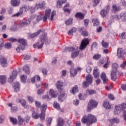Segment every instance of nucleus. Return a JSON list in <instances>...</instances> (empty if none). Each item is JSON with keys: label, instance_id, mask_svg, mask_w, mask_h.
<instances>
[{"label": "nucleus", "instance_id": "nucleus-1", "mask_svg": "<svg viewBox=\"0 0 126 126\" xmlns=\"http://www.w3.org/2000/svg\"><path fill=\"white\" fill-rule=\"evenodd\" d=\"M81 122L83 124H87V126H90L94 123L97 122V118L93 114H89L83 117Z\"/></svg>", "mask_w": 126, "mask_h": 126}, {"label": "nucleus", "instance_id": "nucleus-2", "mask_svg": "<svg viewBox=\"0 0 126 126\" xmlns=\"http://www.w3.org/2000/svg\"><path fill=\"white\" fill-rule=\"evenodd\" d=\"M48 106L46 104H43L41 107V112L40 114H38V112L36 111H33L32 113V117L35 120H37L40 118L41 121H44L45 120V113H46V110H47Z\"/></svg>", "mask_w": 126, "mask_h": 126}, {"label": "nucleus", "instance_id": "nucleus-3", "mask_svg": "<svg viewBox=\"0 0 126 126\" xmlns=\"http://www.w3.org/2000/svg\"><path fill=\"white\" fill-rule=\"evenodd\" d=\"M17 41L20 44L16 49L17 53H19L20 50H24L25 49V47L27 46V41L23 38L18 39Z\"/></svg>", "mask_w": 126, "mask_h": 126}, {"label": "nucleus", "instance_id": "nucleus-4", "mask_svg": "<svg viewBox=\"0 0 126 126\" xmlns=\"http://www.w3.org/2000/svg\"><path fill=\"white\" fill-rule=\"evenodd\" d=\"M46 36H47V35L45 33H43L40 37V41L34 44L33 45V47H37L38 49H42L43 45H44V42H45L46 40Z\"/></svg>", "mask_w": 126, "mask_h": 126}, {"label": "nucleus", "instance_id": "nucleus-5", "mask_svg": "<svg viewBox=\"0 0 126 126\" xmlns=\"http://www.w3.org/2000/svg\"><path fill=\"white\" fill-rule=\"evenodd\" d=\"M98 105V102L94 99H90L87 107V112H91V110H93L94 108H96Z\"/></svg>", "mask_w": 126, "mask_h": 126}, {"label": "nucleus", "instance_id": "nucleus-6", "mask_svg": "<svg viewBox=\"0 0 126 126\" xmlns=\"http://www.w3.org/2000/svg\"><path fill=\"white\" fill-rule=\"evenodd\" d=\"M126 108V104L123 103L119 104L115 107L116 110L114 111V115H120L122 110H125Z\"/></svg>", "mask_w": 126, "mask_h": 126}, {"label": "nucleus", "instance_id": "nucleus-7", "mask_svg": "<svg viewBox=\"0 0 126 126\" xmlns=\"http://www.w3.org/2000/svg\"><path fill=\"white\" fill-rule=\"evenodd\" d=\"M31 23V18H30L28 19H24L19 22V26L21 28L24 27V26H27V25H29Z\"/></svg>", "mask_w": 126, "mask_h": 126}, {"label": "nucleus", "instance_id": "nucleus-8", "mask_svg": "<svg viewBox=\"0 0 126 126\" xmlns=\"http://www.w3.org/2000/svg\"><path fill=\"white\" fill-rule=\"evenodd\" d=\"M126 51L122 48H119L117 50V56L121 59H125Z\"/></svg>", "mask_w": 126, "mask_h": 126}, {"label": "nucleus", "instance_id": "nucleus-9", "mask_svg": "<svg viewBox=\"0 0 126 126\" xmlns=\"http://www.w3.org/2000/svg\"><path fill=\"white\" fill-rule=\"evenodd\" d=\"M89 44V40L88 38H84L81 42L80 49V50H84L86 47H87V45Z\"/></svg>", "mask_w": 126, "mask_h": 126}, {"label": "nucleus", "instance_id": "nucleus-10", "mask_svg": "<svg viewBox=\"0 0 126 126\" xmlns=\"http://www.w3.org/2000/svg\"><path fill=\"white\" fill-rule=\"evenodd\" d=\"M109 10H110V6H106L105 8L103 9L101 11H100V14L101 16L102 17H105V16H107L108 13H109Z\"/></svg>", "mask_w": 126, "mask_h": 126}, {"label": "nucleus", "instance_id": "nucleus-11", "mask_svg": "<svg viewBox=\"0 0 126 126\" xmlns=\"http://www.w3.org/2000/svg\"><path fill=\"white\" fill-rule=\"evenodd\" d=\"M46 6V2L43 0L40 1L38 3L35 4V7L36 8H40L41 9H44Z\"/></svg>", "mask_w": 126, "mask_h": 126}, {"label": "nucleus", "instance_id": "nucleus-12", "mask_svg": "<svg viewBox=\"0 0 126 126\" xmlns=\"http://www.w3.org/2000/svg\"><path fill=\"white\" fill-rule=\"evenodd\" d=\"M119 74V71H112L111 73V79L113 81H116L118 79V75Z\"/></svg>", "mask_w": 126, "mask_h": 126}, {"label": "nucleus", "instance_id": "nucleus-13", "mask_svg": "<svg viewBox=\"0 0 126 126\" xmlns=\"http://www.w3.org/2000/svg\"><path fill=\"white\" fill-rule=\"evenodd\" d=\"M0 63L2 67L7 66V60L4 57L0 58Z\"/></svg>", "mask_w": 126, "mask_h": 126}, {"label": "nucleus", "instance_id": "nucleus-14", "mask_svg": "<svg viewBox=\"0 0 126 126\" xmlns=\"http://www.w3.org/2000/svg\"><path fill=\"white\" fill-rule=\"evenodd\" d=\"M45 31L44 29H40L39 31H38L37 32H34L31 35V38H32H32H35V37H37V36H38V35L40 34V33L43 32Z\"/></svg>", "mask_w": 126, "mask_h": 126}, {"label": "nucleus", "instance_id": "nucleus-15", "mask_svg": "<svg viewBox=\"0 0 126 126\" xmlns=\"http://www.w3.org/2000/svg\"><path fill=\"white\" fill-rule=\"evenodd\" d=\"M117 19H121L122 20V21H126V12H123L121 14H120V17H119V15L116 16Z\"/></svg>", "mask_w": 126, "mask_h": 126}, {"label": "nucleus", "instance_id": "nucleus-16", "mask_svg": "<svg viewBox=\"0 0 126 126\" xmlns=\"http://www.w3.org/2000/svg\"><path fill=\"white\" fill-rule=\"evenodd\" d=\"M16 78V71H13L11 74L10 75V78L9 79V82H13V80Z\"/></svg>", "mask_w": 126, "mask_h": 126}, {"label": "nucleus", "instance_id": "nucleus-17", "mask_svg": "<svg viewBox=\"0 0 126 126\" xmlns=\"http://www.w3.org/2000/svg\"><path fill=\"white\" fill-rule=\"evenodd\" d=\"M93 74L94 78H98L99 75H100V72H99V69L98 68L95 67L94 69Z\"/></svg>", "mask_w": 126, "mask_h": 126}, {"label": "nucleus", "instance_id": "nucleus-18", "mask_svg": "<svg viewBox=\"0 0 126 126\" xmlns=\"http://www.w3.org/2000/svg\"><path fill=\"white\" fill-rule=\"evenodd\" d=\"M66 94L65 93H63L61 94L58 97V100L60 101V102H63V100H65V99H66Z\"/></svg>", "mask_w": 126, "mask_h": 126}, {"label": "nucleus", "instance_id": "nucleus-19", "mask_svg": "<svg viewBox=\"0 0 126 126\" xmlns=\"http://www.w3.org/2000/svg\"><path fill=\"white\" fill-rule=\"evenodd\" d=\"M100 77L101 79L103 80V83H107V81H108V78H107L106 73H105V72L101 73L100 75Z\"/></svg>", "mask_w": 126, "mask_h": 126}, {"label": "nucleus", "instance_id": "nucleus-20", "mask_svg": "<svg viewBox=\"0 0 126 126\" xmlns=\"http://www.w3.org/2000/svg\"><path fill=\"white\" fill-rule=\"evenodd\" d=\"M65 2H66V0H58L57 2V7L61 8L63 3H65Z\"/></svg>", "mask_w": 126, "mask_h": 126}, {"label": "nucleus", "instance_id": "nucleus-21", "mask_svg": "<svg viewBox=\"0 0 126 126\" xmlns=\"http://www.w3.org/2000/svg\"><path fill=\"white\" fill-rule=\"evenodd\" d=\"M109 122L111 125H114V124H118V123H119L120 120L118 118H114L110 119Z\"/></svg>", "mask_w": 126, "mask_h": 126}, {"label": "nucleus", "instance_id": "nucleus-22", "mask_svg": "<svg viewBox=\"0 0 126 126\" xmlns=\"http://www.w3.org/2000/svg\"><path fill=\"white\" fill-rule=\"evenodd\" d=\"M86 79V81L90 83V84H92V82H93V77H92V75L90 74L87 75Z\"/></svg>", "mask_w": 126, "mask_h": 126}, {"label": "nucleus", "instance_id": "nucleus-23", "mask_svg": "<svg viewBox=\"0 0 126 126\" xmlns=\"http://www.w3.org/2000/svg\"><path fill=\"white\" fill-rule=\"evenodd\" d=\"M6 82V77L5 75H0V83L4 84Z\"/></svg>", "mask_w": 126, "mask_h": 126}, {"label": "nucleus", "instance_id": "nucleus-24", "mask_svg": "<svg viewBox=\"0 0 126 126\" xmlns=\"http://www.w3.org/2000/svg\"><path fill=\"white\" fill-rule=\"evenodd\" d=\"M71 94L74 95L75 93H77L78 92V87L77 85L75 86V87H73L72 89L70 91Z\"/></svg>", "mask_w": 126, "mask_h": 126}, {"label": "nucleus", "instance_id": "nucleus-25", "mask_svg": "<svg viewBox=\"0 0 126 126\" xmlns=\"http://www.w3.org/2000/svg\"><path fill=\"white\" fill-rule=\"evenodd\" d=\"M63 86V83L62 81H58L56 84V87L59 90H62V88Z\"/></svg>", "mask_w": 126, "mask_h": 126}, {"label": "nucleus", "instance_id": "nucleus-26", "mask_svg": "<svg viewBox=\"0 0 126 126\" xmlns=\"http://www.w3.org/2000/svg\"><path fill=\"white\" fill-rule=\"evenodd\" d=\"M70 72L71 76H75L77 74V71L73 68L70 69Z\"/></svg>", "mask_w": 126, "mask_h": 126}, {"label": "nucleus", "instance_id": "nucleus-27", "mask_svg": "<svg viewBox=\"0 0 126 126\" xmlns=\"http://www.w3.org/2000/svg\"><path fill=\"white\" fill-rule=\"evenodd\" d=\"M75 16L76 18H79L80 19H84V14L81 12H77Z\"/></svg>", "mask_w": 126, "mask_h": 126}, {"label": "nucleus", "instance_id": "nucleus-28", "mask_svg": "<svg viewBox=\"0 0 126 126\" xmlns=\"http://www.w3.org/2000/svg\"><path fill=\"white\" fill-rule=\"evenodd\" d=\"M94 26H99L100 25V21L98 20V19H93L92 20Z\"/></svg>", "mask_w": 126, "mask_h": 126}, {"label": "nucleus", "instance_id": "nucleus-29", "mask_svg": "<svg viewBox=\"0 0 126 126\" xmlns=\"http://www.w3.org/2000/svg\"><path fill=\"white\" fill-rule=\"evenodd\" d=\"M119 67V65L116 63H114L112 65V71H118V68Z\"/></svg>", "mask_w": 126, "mask_h": 126}, {"label": "nucleus", "instance_id": "nucleus-30", "mask_svg": "<svg viewBox=\"0 0 126 126\" xmlns=\"http://www.w3.org/2000/svg\"><path fill=\"white\" fill-rule=\"evenodd\" d=\"M23 68V70L25 71V73L27 74H29V73H30V68H29L27 65H25Z\"/></svg>", "mask_w": 126, "mask_h": 126}, {"label": "nucleus", "instance_id": "nucleus-31", "mask_svg": "<svg viewBox=\"0 0 126 126\" xmlns=\"http://www.w3.org/2000/svg\"><path fill=\"white\" fill-rule=\"evenodd\" d=\"M58 121V126H63V120L62 119L61 117H59L57 119Z\"/></svg>", "mask_w": 126, "mask_h": 126}, {"label": "nucleus", "instance_id": "nucleus-32", "mask_svg": "<svg viewBox=\"0 0 126 126\" xmlns=\"http://www.w3.org/2000/svg\"><path fill=\"white\" fill-rule=\"evenodd\" d=\"M96 93H97V92L94 90L88 89L87 90V94H88V95H93V94H96Z\"/></svg>", "mask_w": 126, "mask_h": 126}, {"label": "nucleus", "instance_id": "nucleus-33", "mask_svg": "<svg viewBox=\"0 0 126 126\" xmlns=\"http://www.w3.org/2000/svg\"><path fill=\"white\" fill-rule=\"evenodd\" d=\"M103 106L106 109H111V104H110V102L108 101H104Z\"/></svg>", "mask_w": 126, "mask_h": 126}, {"label": "nucleus", "instance_id": "nucleus-34", "mask_svg": "<svg viewBox=\"0 0 126 126\" xmlns=\"http://www.w3.org/2000/svg\"><path fill=\"white\" fill-rule=\"evenodd\" d=\"M75 49L73 47H67L63 50L64 53H66V52H72L74 51Z\"/></svg>", "mask_w": 126, "mask_h": 126}, {"label": "nucleus", "instance_id": "nucleus-35", "mask_svg": "<svg viewBox=\"0 0 126 126\" xmlns=\"http://www.w3.org/2000/svg\"><path fill=\"white\" fill-rule=\"evenodd\" d=\"M79 54V51L74 52L71 54V58L72 59H75V58H76V57H77V56H78Z\"/></svg>", "mask_w": 126, "mask_h": 126}, {"label": "nucleus", "instance_id": "nucleus-36", "mask_svg": "<svg viewBox=\"0 0 126 126\" xmlns=\"http://www.w3.org/2000/svg\"><path fill=\"white\" fill-rule=\"evenodd\" d=\"M113 9L112 10L114 12H117V11H119L120 10V7L117 6L116 4H114L112 5Z\"/></svg>", "mask_w": 126, "mask_h": 126}, {"label": "nucleus", "instance_id": "nucleus-37", "mask_svg": "<svg viewBox=\"0 0 126 126\" xmlns=\"http://www.w3.org/2000/svg\"><path fill=\"white\" fill-rule=\"evenodd\" d=\"M21 81L25 83L26 82V80L27 79V76L25 75H23L20 76Z\"/></svg>", "mask_w": 126, "mask_h": 126}, {"label": "nucleus", "instance_id": "nucleus-38", "mask_svg": "<svg viewBox=\"0 0 126 126\" xmlns=\"http://www.w3.org/2000/svg\"><path fill=\"white\" fill-rule=\"evenodd\" d=\"M51 12L52 10L50 9H48L45 11V15L47 17L50 18V15H51Z\"/></svg>", "mask_w": 126, "mask_h": 126}, {"label": "nucleus", "instance_id": "nucleus-39", "mask_svg": "<svg viewBox=\"0 0 126 126\" xmlns=\"http://www.w3.org/2000/svg\"><path fill=\"white\" fill-rule=\"evenodd\" d=\"M9 119L10 120V121L12 124L14 125H16V118H14L13 117H9Z\"/></svg>", "mask_w": 126, "mask_h": 126}, {"label": "nucleus", "instance_id": "nucleus-40", "mask_svg": "<svg viewBox=\"0 0 126 126\" xmlns=\"http://www.w3.org/2000/svg\"><path fill=\"white\" fill-rule=\"evenodd\" d=\"M12 44L11 43L7 42L4 44V47L5 49H11Z\"/></svg>", "mask_w": 126, "mask_h": 126}, {"label": "nucleus", "instance_id": "nucleus-41", "mask_svg": "<svg viewBox=\"0 0 126 126\" xmlns=\"http://www.w3.org/2000/svg\"><path fill=\"white\" fill-rule=\"evenodd\" d=\"M35 20L36 22H39V21H41V20H42V14H40L39 15L36 16L35 17Z\"/></svg>", "mask_w": 126, "mask_h": 126}, {"label": "nucleus", "instance_id": "nucleus-42", "mask_svg": "<svg viewBox=\"0 0 126 126\" xmlns=\"http://www.w3.org/2000/svg\"><path fill=\"white\" fill-rule=\"evenodd\" d=\"M35 105L36 108H40V110H41V107L43 106V105H41V102L37 100L35 101Z\"/></svg>", "mask_w": 126, "mask_h": 126}, {"label": "nucleus", "instance_id": "nucleus-43", "mask_svg": "<svg viewBox=\"0 0 126 126\" xmlns=\"http://www.w3.org/2000/svg\"><path fill=\"white\" fill-rule=\"evenodd\" d=\"M89 84H90V83H89L88 82H87L86 81H85L82 83L83 87L84 88H87V87L89 86Z\"/></svg>", "mask_w": 126, "mask_h": 126}, {"label": "nucleus", "instance_id": "nucleus-44", "mask_svg": "<svg viewBox=\"0 0 126 126\" xmlns=\"http://www.w3.org/2000/svg\"><path fill=\"white\" fill-rule=\"evenodd\" d=\"M72 20H73V19L70 18H69L65 22V24L66 25H70V24H71V23H72Z\"/></svg>", "mask_w": 126, "mask_h": 126}, {"label": "nucleus", "instance_id": "nucleus-45", "mask_svg": "<svg viewBox=\"0 0 126 126\" xmlns=\"http://www.w3.org/2000/svg\"><path fill=\"white\" fill-rule=\"evenodd\" d=\"M19 103H20L23 107H25V106H26V101L24 99H20Z\"/></svg>", "mask_w": 126, "mask_h": 126}, {"label": "nucleus", "instance_id": "nucleus-46", "mask_svg": "<svg viewBox=\"0 0 126 126\" xmlns=\"http://www.w3.org/2000/svg\"><path fill=\"white\" fill-rule=\"evenodd\" d=\"M54 107L55 109H57V110H60L61 109V107H60V104L57 102V101H55L54 103Z\"/></svg>", "mask_w": 126, "mask_h": 126}, {"label": "nucleus", "instance_id": "nucleus-47", "mask_svg": "<svg viewBox=\"0 0 126 126\" xmlns=\"http://www.w3.org/2000/svg\"><path fill=\"white\" fill-rule=\"evenodd\" d=\"M22 14H23V8H21L20 11L16 13V16L18 17V16L22 15Z\"/></svg>", "mask_w": 126, "mask_h": 126}, {"label": "nucleus", "instance_id": "nucleus-48", "mask_svg": "<svg viewBox=\"0 0 126 126\" xmlns=\"http://www.w3.org/2000/svg\"><path fill=\"white\" fill-rule=\"evenodd\" d=\"M18 125H19L20 126H21V125L23 124V122H24V121L23 120V119H22L20 116H19L18 117Z\"/></svg>", "mask_w": 126, "mask_h": 126}, {"label": "nucleus", "instance_id": "nucleus-49", "mask_svg": "<svg viewBox=\"0 0 126 126\" xmlns=\"http://www.w3.org/2000/svg\"><path fill=\"white\" fill-rule=\"evenodd\" d=\"M27 98L28 99V101H29L30 103H31V104H32V103L34 101V98H33L32 96H27Z\"/></svg>", "mask_w": 126, "mask_h": 126}, {"label": "nucleus", "instance_id": "nucleus-50", "mask_svg": "<svg viewBox=\"0 0 126 126\" xmlns=\"http://www.w3.org/2000/svg\"><path fill=\"white\" fill-rule=\"evenodd\" d=\"M101 0H93V6H96L97 4H99V2H100Z\"/></svg>", "mask_w": 126, "mask_h": 126}, {"label": "nucleus", "instance_id": "nucleus-51", "mask_svg": "<svg viewBox=\"0 0 126 126\" xmlns=\"http://www.w3.org/2000/svg\"><path fill=\"white\" fill-rule=\"evenodd\" d=\"M101 44L102 47H103L104 48H107V47L109 46V43L105 42L104 40H102Z\"/></svg>", "mask_w": 126, "mask_h": 126}, {"label": "nucleus", "instance_id": "nucleus-52", "mask_svg": "<svg viewBox=\"0 0 126 126\" xmlns=\"http://www.w3.org/2000/svg\"><path fill=\"white\" fill-rule=\"evenodd\" d=\"M50 93L52 97H53V98H56L57 95H56V94H55V92L54 91V90H50Z\"/></svg>", "mask_w": 126, "mask_h": 126}, {"label": "nucleus", "instance_id": "nucleus-53", "mask_svg": "<svg viewBox=\"0 0 126 126\" xmlns=\"http://www.w3.org/2000/svg\"><path fill=\"white\" fill-rule=\"evenodd\" d=\"M120 38H121V39H126V33L123 32L120 34Z\"/></svg>", "mask_w": 126, "mask_h": 126}, {"label": "nucleus", "instance_id": "nucleus-54", "mask_svg": "<svg viewBox=\"0 0 126 126\" xmlns=\"http://www.w3.org/2000/svg\"><path fill=\"white\" fill-rule=\"evenodd\" d=\"M93 59L94 60H99L100 59H101V55H99V54H97L95 55H94L93 57Z\"/></svg>", "mask_w": 126, "mask_h": 126}, {"label": "nucleus", "instance_id": "nucleus-55", "mask_svg": "<svg viewBox=\"0 0 126 126\" xmlns=\"http://www.w3.org/2000/svg\"><path fill=\"white\" fill-rule=\"evenodd\" d=\"M56 15V11L54 10L51 13V20L53 21L54 20V17Z\"/></svg>", "mask_w": 126, "mask_h": 126}, {"label": "nucleus", "instance_id": "nucleus-56", "mask_svg": "<svg viewBox=\"0 0 126 126\" xmlns=\"http://www.w3.org/2000/svg\"><path fill=\"white\" fill-rule=\"evenodd\" d=\"M31 58V56L28 55H24L23 57V60L26 61H28V60H30Z\"/></svg>", "mask_w": 126, "mask_h": 126}, {"label": "nucleus", "instance_id": "nucleus-57", "mask_svg": "<svg viewBox=\"0 0 126 126\" xmlns=\"http://www.w3.org/2000/svg\"><path fill=\"white\" fill-rule=\"evenodd\" d=\"M20 83H19V82H17L16 83V91L17 92L18 91H20Z\"/></svg>", "mask_w": 126, "mask_h": 126}, {"label": "nucleus", "instance_id": "nucleus-58", "mask_svg": "<svg viewBox=\"0 0 126 126\" xmlns=\"http://www.w3.org/2000/svg\"><path fill=\"white\" fill-rule=\"evenodd\" d=\"M8 41L11 42V43H14V42H16V39L14 38L13 37H10L8 39Z\"/></svg>", "mask_w": 126, "mask_h": 126}, {"label": "nucleus", "instance_id": "nucleus-59", "mask_svg": "<svg viewBox=\"0 0 126 126\" xmlns=\"http://www.w3.org/2000/svg\"><path fill=\"white\" fill-rule=\"evenodd\" d=\"M37 94L38 95H42V94H44V90L41 89H38L37 90Z\"/></svg>", "mask_w": 126, "mask_h": 126}, {"label": "nucleus", "instance_id": "nucleus-60", "mask_svg": "<svg viewBox=\"0 0 126 126\" xmlns=\"http://www.w3.org/2000/svg\"><path fill=\"white\" fill-rule=\"evenodd\" d=\"M63 10L64 12H66V13H70V11H71V10L66 8H63Z\"/></svg>", "mask_w": 126, "mask_h": 126}, {"label": "nucleus", "instance_id": "nucleus-61", "mask_svg": "<svg viewBox=\"0 0 126 126\" xmlns=\"http://www.w3.org/2000/svg\"><path fill=\"white\" fill-rule=\"evenodd\" d=\"M4 122V116H0V124H2Z\"/></svg>", "mask_w": 126, "mask_h": 126}, {"label": "nucleus", "instance_id": "nucleus-62", "mask_svg": "<svg viewBox=\"0 0 126 126\" xmlns=\"http://www.w3.org/2000/svg\"><path fill=\"white\" fill-rule=\"evenodd\" d=\"M11 4L13 6H16V0H11Z\"/></svg>", "mask_w": 126, "mask_h": 126}, {"label": "nucleus", "instance_id": "nucleus-63", "mask_svg": "<svg viewBox=\"0 0 126 126\" xmlns=\"http://www.w3.org/2000/svg\"><path fill=\"white\" fill-rule=\"evenodd\" d=\"M6 11V9L4 7H3L1 8V10L0 12V14H3L5 13Z\"/></svg>", "mask_w": 126, "mask_h": 126}, {"label": "nucleus", "instance_id": "nucleus-64", "mask_svg": "<svg viewBox=\"0 0 126 126\" xmlns=\"http://www.w3.org/2000/svg\"><path fill=\"white\" fill-rule=\"evenodd\" d=\"M92 70V68L90 66H88L86 69V71L88 73H90Z\"/></svg>", "mask_w": 126, "mask_h": 126}]
</instances>
